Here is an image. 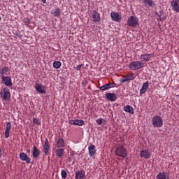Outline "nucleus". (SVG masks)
Instances as JSON below:
<instances>
[{"label":"nucleus","mask_w":179,"mask_h":179,"mask_svg":"<svg viewBox=\"0 0 179 179\" xmlns=\"http://www.w3.org/2000/svg\"><path fill=\"white\" fill-rule=\"evenodd\" d=\"M10 129H12V123H10V122H6V128L4 133L6 138H9L10 135Z\"/></svg>","instance_id":"nucleus-12"},{"label":"nucleus","mask_w":179,"mask_h":179,"mask_svg":"<svg viewBox=\"0 0 179 179\" xmlns=\"http://www.w3.org/2000/svg\"><path fill=\"white\" fill-rule=\"evenodd\" d=\"M157 179H169V173L166 172H160L156 177Z\"/></svg>","instance_id":"nucleus-24"},{"label":"nucleus","mask_w":179,"mask_h":179,"mask_svg":"<svg viewBox=\"0 0 179 179\" xmlns=\"http://www.w3.org/2000/svg\"><path fill=\"white\" fill-rule=\"evenodd\" d=\"M127 24L130 27H136L137 24H138V20L136 19V17L130 16L128 18Z\"/></svg>","instance_id":"nucleus-6"},{"label":"nucleus","mask_w":179,"mask_h":179,"mask_svg":"<svg viewBox=\"0 0 179 179\" xmlns=\"http://www.w3.org/2000/svg\"><path fill=\"white\" fill-rule=\"evenodd\" d=\"M43 152L45 153V156H48V152H50V143H48V138H45Z\"/></svg>","instance_id":"nucleus-16"},{"label":"nucleus","mask_w":179,"mask_h":179,"mask_svg":"<svg viewBox=\"0 0 179 179\" xmlns=\"http://www.w3.org/2000/svg\"><path fill=\"white\" fill-rule=\"evenodd\" d=\"M1 81L6 86H8V87L13 85V83H12V78L10 76H3L1 78Z\"/></svg>","instance_id":"nucleus-9"},{"label":"nucleus","mask_w":179,"mask_h":179,"mask_svg":"<svg viewBox=\"0 0 179 179\" xmlns=\"http://www.w3.org/2000/svg\"><path fill=\"white\" fill-rule=\"evenodd\" d=\"M99 90L104 92V90H108L107 89L106 85H103L99 87Z\"/></svg>","instance_id":"nucleus-35"},{"label":"nucleus","mask_w":179,"mask_h":179,"mask_svg":"<svg viewBox=\"0 0 179 179\" xmlns=\"http://www.w3.org/2000/svg\"><path fill=\"white\" fill-rule=\"evenodd\" d=\"M40 155H41V151L37 148L36 145L33 147V152L32 156L34 159H37V157H39Z\"/></svg>","instance_id":"nucleus-18"},{"label":"nucleus","mask_w":179,"mask_h":179,"mask_svg":"<svg viewBox=\"0 0 179 179\" xmlns=\"http://www.w3.org/2000/svg\"><path fill=\"white\" fill-rule=\"evenodd\" d=\"M149 89V81H146L143 84L141 89L140 90V94H145L146 90Z\"/></svg>","instance_id":"nucleus-22"},{"label":"nucleus","mask_w":179,"mask_h":179,"mask_svg":"<svg viewBox=\"0 0 179 179\" xmlns=\"http://www.w3.org/2000/svg\"><path fill=\"white\" fill-rule=\"evenodd\" d=\"M85 124V121L82 120H76V125H78V127H82V125Z\"/></svg>","instance_id":"nucleus-31"},{"label":"nucleus","mask_w":179,"mask_h":179,"mask_svg":"<svg viewBox=\"0 0 179 179\" xmlns=\"http://www.w3.org/2000/svg\"><path fill=\"white\" fill-rule=\"evenodd\" d=\"M76 179H85L86 178V172L83 169L78 170L75 173Z\"/></svg>","instance_id":"nucleus-8"},{"label":"nucleus","mask_w":179,"mask_h":179,"mask_svg":"<svg viewBox=\"0 0 179 179\" xmlns=\"http://www.w3.org/2000/svg\"><path fill=\"white\" fill-rule=\"evenodd\" d=\"M64 152H65V150L63 148L58 149L56 150V155L57 156V157H59L61 159V157L64 156Z\"/></svg>","instance_id":"nucleus-28"},{"label":"nucleus","mask_w":179,"mask_h":179,"mask_svg":"<svg viewBox=\"0 0 179 179\" xmlns=\"http://www.w3.org/2000/svg\"><path fill=\"white\" fill-rule=\"evenodd\" d=\"M61 176H62V178H63V179L66 178L68 173H66V171H65V169H62L61 171Z\"/></svg>","instance_id":"nucleus-32"},{"label":"nucleus","mask_w":179,"mask_h":179,"mask_svg":"<svg viewBox=\"0 0 179 179\" xmlns=\"http://www.w3.org/2000/svg\"><path fill=\"white\" fill-rule=\"evenodd\" d=\"M123 110L125 113H129V114H134V108L129 105L124 106Z\"/></svg>","instance_id":"nucleus-26"},{"label":"nucleus","mask_w":179,"mask_h":179,"mask_svg":"<svg viewBox=\"0 0 179 179\" xmlns=\"http://www.w3.org/2000/svg\"><path fill=\"white\" fill-rule=\"evenodd\" d=\"M127 79H120L121 83H125V82H129V80H134L135 79V74L131 73L130 74H127Z\"/></svg>","instance_id":"nucleus-14"},{"label":"nucleus","mask_w":179,"mask_h":179,"mask_svg":"<svg viewBox=\"0 0 179 179\" xmlns=\"http://www.w3.org/2000/svg\"><path fill=\"white\" fill-rule=\"evenodd\" d=\"M140 156L143 159H150L152 154L148 150H143L140 152Z\"/></svg>","instance_id":"nucleus-13"},{"label":"nucleus","mask_w":179,"mask_h":179,"mask_svg":"<svg viewBox=\"0 0 179 179\" xmlns=\"http://www.w3.org/2000/svg\"><path fill=\"white\" fill-rule=\"evenodd\" d=\"M56 144L57 148H64V146H65V141H64V138H59Z\"/></svg>","instance_id":"nucleus-27"},{"label":"nucleus","mask_w":179,"mask_h":179,"mask_svg":"<svg viewBox=\"0 0 179 179\" xmlns=\"http://www.w3.org/2000/svg\"><path fill=\"white\" fill-rule=\"evenodd\" d=\"M1 157H2V150H1V148H0V159Z\"/></svg>","instance_id":"nucleus-40"},{"label":"nucleus","mask_w":179,"mask_h":179,"mask_svg":"<svg viewBox=\"0 0 179 179\" xmlns=\"http://www.w3.org/2000/svg\"><path fill=\"white\" fill-rule=\"evenodd\" d=\"M96 123L98 124V125H102V127H104V125H106V120L103 118L97 119Z\"/></svg>","instance_id":"nucleus-30"},{"label":"nucleus","mask_w":179,"mask_h":179,"mask_svg":"<svg viewBox=\"0 0 179 179\" xmlns=\"http://www.w3.org/2000/svg\"><path fill=\"white\" fill-rule=\"evenodd\" d=\"M42 2H43V3H45V2H47V0H42Z\"/></svg>","instance_id":"nucleus-42"},{"label":"nucleus","mask_w":179,"mask_h":179,"mask_svg":"<svg viewBox=\"0 0 179 179\" xmlns=\"http://www.w3.org/2000/svg\"><path fill=\"white\" fill-rule=\"evenodd\" d=\"M61 66H62V63H61V62L55 61L53 62V68H55V69H59V68H61Z\"/></svg>","instance_id":"nucleus-29"},{"label":"nucleus","mask_w":179,"mask_h":179,"mask_svg":"<svg viewBox=\"0 0 179 179\" xmlns=\"http://www.w3.org/2000/svg\"><path fill=\"white\" fill-rule=\"evenodd\" d=\"M171 6L174 12L179 13V0H172L171 1Z\"/></svg>","instance_id":"nucleus-10"},{"label":"nucleus","mask_w":179,"mask_h":179,"mask_svg":"<svg viewBox=\"0 0 179 179\" xmlns=\"http://www.w3.org/2000/svg\"><path fill=\"white\" fill-rule=\"evenodd\" d=\"M33 122H34V124H36V125H41V122H40V120H38V119H37L36 117L33 119Z\"/></svg>","instance_id":"nucleus-33"},{"label":"nucleus","mask_w":179,"mask_h":179,"mask_svg":"<svg viewBox=\"0 0 179 179\" xmlns=\"http://www.w3.org/2000/svg\"><path fill=\"white\" fill-rule=\"evenodd\" d=\"M20 160H22V162H26V163H27V164H30V163L31 162V159H30V157H29V156H27V154H26L24 152H22L20 154Z\"/></svg>","instance_id":"nucleus-11"},{"label":"nucleus","mask_w":179,"mask_h":179,"mask_svg":"<svg viewBox=\"0 0 179 179\" xmlns=\"http://www.w3.org/2000/svg\"><path fill=\"white\" fill-rule=\"evenodd\" d=\"M82 68H83V64H79L78 66H76V71H80Z\"/></svg>","instance_id":"nucleus-36"},{"label":"nucleus","mask_w":179,"mask_h":179,"mask_svg":"<svg viewBox=\"0 0 179 179\" xmlns=\"http://www.w3.org/2000/svg\"><path fill=\"white\" fill-rule=\"evenodd\" d=\"M35 89L38 93H41V94H45L47 91H45V86L43 85L41 83H36L35 85Z\"/></svg>","instance_id":"nucleus-7"},{"label":"nucleus","mask_w":179,"mask_h":179,"mask_svg":"<svg viewBox=\"0 0 179 179\" xmlns=\"http://www.w3.org/2000/svg\"><path fill=\"white\" fill-rule=\"evenodd\" d=\"M123 76V78H120V79H127V76Z\"/></svg>","instance_id":"nucleus-41"},{"label":"nucleus","mask_w":179,"mask_h":179,"mask_svg":"<svg viewBox=\"0 0 179 179\" xmlns=\"http://www.w3.org/2000/svg\"><path fill=\"white\" fill-rule=\"evenodd\" d=\"M0 96L1 100H3L4 101H8V100L10 99V91L7 87H6L3 90H1L0 92Z\"/></svg>","instance_id":"nucleus-3"},{"label":"nucleus","mask_w":179,"mask_h":179,"mask_svg":"<svg viewBox=\"0 0 179 179\" xmlns=\"http://www.w3.org/2000/svg\"><path fill=\"white\" fill-rule=\"evenodd\" d=\"M152 124L155 128H162L163 127V118L159 115H155L152 118Z\"/></svg>","instance_id":"nucleus-2"},{"label":"nucleus","mask_w":179,"mask_h":179,"mask_svg":"<svg viewBox=\"0 0 179 179\" xmlns=\"http://www.w3.org/2000/svg\"><path fill=\"white\" fill-rule=\"evenodd\" d=\"M23 23H25V24H30V20L29 18H24L22 20Z\"/></svg>","instance_id":"nucleus-34"},{"label":"nucleus","mask_w":179,"mask_h":179,"mask_svg":"<svg viewBox=\"0 0 179 179\" xmlns=\"http://www.w3.org/2000/svg\"><path fill=\"white\" fill-rule=\"evenodd\" d=\"M107 100L110 101H115L117 100V94L115 93L108 92L105 94Z\"/></svg>","instance_id":"nucleus-15"},{"label":"nucleus","mask_w":179,"mask_h":179,"mask_svg":"<svg viewBox=\"0 0 179 179\" xmlns=\"http://www.w3.org/2000/svg\"><path fill=\"white\" fill-rule=\"evenodd\" d=\"M1 20H2V17H0V22H1Z\"/></svg>","instance_id":"nucleus-43"},{"label":"nucleus","mask_w":179,"mask_h":179,"mask_svg":"<svg viewBox=\"0 0 179 179\" xmlns=\"http://www.w3.org/2000/svg\"><path fill=\"white\" fill-rule=\"evenodd\" d=\"M88 152L90 157H93V156H95L96 152L97 150H96V145H92L88 148Z\"/></svg>","instance_id":"nucleus-20"},{"label":"nucleus","mask_w":179,"mask_h":179,"mask_svg":"<svg viewBox=\"0 0 179 179\" xmlns=\"http://www.w3.org/2000/svg\"><path fill=\"white\" fill-rule=\"evenodd\" d=\"M9 73V68L7 66L0 68V75L1 78L5 76H8Z\"/></svg>","instance_id":"nucleus-23"},{"label":"nucleus","mask_w":179,"mask_h":179,"mask_svg":"<svg viewBox=\"0 0 179 179\" xmlns=\"http://www.w3.org/2000/svg\"><path fill=\"white\" fill-rule=\"evenodd\" d=\"M143 66H145V64L141 61L131 62L129 64L130 71H138V69H141V68H143Z\"/></svg>","instance_id":"nucleus-1"},{"label":"nucleus","mask_w":179,"mask_h":179,"mask_svg":"<svg viewBox=\"0 0 179 179\" xmlns=\"http://www.w3.org/2000/svg\"><path fill=\"white\" fill-rule=\"evenodd\" d=\"M105 85L106 86V89H111V83L105 84Z\"/></svg>","instance_id":"nucleus-38"},{"label":"nucleus","mask_w":179,"mask_h":179,"mask_svg":"<svg viewBox=\"0 0 179 179\" xmlns=\"http://www.w3.org/2000/svg\"><path fill=\"white\" fill-rule=\"evenodd\" d=\"M69 124H70L71 125H76V120H69Z\"/></svg>","instance_id":"nucleus-37"},{"label":"nucleus","mask_w":179,"mask_h":179,"mask_svg":"<svg viewBox=\"0 0 179 179\" xmlns=\"http://www.w3.org/2000/svg\"><path fill=\"white\" fill-rule=\"evenodd\" d=\"M153 57H155L153 53L143 54L139 56L140 62H148Z\"/></svg>","instance_id":"nucleus-5"},{"label":"nucleus","mask_w":179,"mask_h":179,"mask_svg":"<svg viewBox=\"0 0 179 179\" xmlns=\"http://www.w3.org/2000/svg\"><path fill=\"white\" fill-rule=\"evenodd\" d=\"M50 13L55 17H59V16H61V9H59V8H56L54 10H52Z\"/></svg>","instance_id":"nucleus-25"},{"label":"nucleus","mask_w":179,"mask_h":179,"mask_svg":"<svg viewBox=\"0 0 179 179\" xmlns=\"http://www.w3.org/2000/svg\"><path fill=\"white\" fill-rule=\"evenodd\" d=\"M92 17L93 22H100V13H97L96 10L92 11Z\"/></svg>","instance_id":"nucleus-19"},{"label":"nucleus","mask_w":179,"mask_h":179,"mask_svg":"<svg viewBox=\"0 0 179 179\" xmlns=\"http://www.w3.org/2000/svg\"><path fill=\"white\" fill-rule=\"evenodd\" d=\"M117 86V84L115 83H110V88L111 87H115Z\"/></svg>","instance_id":"nucleus-39"},{"label":"nucleus","mask_w":179,"mask_h":179,"mask_svg":"<svg viewBox=\"0 0 179 179\" xmlns=\"http://www.w3.org/2000/svg\"><path fill=\"white\" fill-rule=\"evenodd\" d=\"M110 17L115 22H121V15L117 12H112L110 13Z\"/></svg>","instance_id":"nucleus-17"},{"label":"nucleus","mask_w":179,"mask_h":179,"mask_svg":"<svg viewBox=\"0 0 179 179\" xmlns=\"http://www.w3.org/2000/svg\"><path fill=\"white\" fill-rule=\"evenodd\" d=\"M115 155L119 157H127V149L124 146H119L116 148Z\"/></svg>","instance_id":"nucleus-4"},{"label":"nucleus","mask_w":179,"mask_h":179,"mask_svg":"<svg viewBox=\"0 0 179 179\" xmlns=\"http://www.w3.org/2000/svg\"><path fill=\"white\" fill-rule=\"evenodd\" d=\"M143 3L145 8H153L155 6L153 0H143Z\"/></svg>","instance_id":"nucleus-21"}]
</instances>
